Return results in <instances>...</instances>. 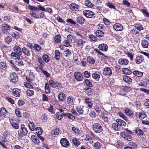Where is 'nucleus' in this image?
Returning a JSON list of instances; mask_svg holds the SVG:
<instances>
[{
	"mask_svg": "<svg viewBox=\"0 0 149 149\" xmlns=\"http://www.w3.org/2000/svg\"><path fill=\"white\" fill-rule=\"evenodd\" d=\"M83 14L85 16L89 18H92L95 15L94 13L93 12L87 10H84L83 12Z\"/></svg>",
	"mask_w": 149,
	"mask_h": 149,
	"instance_id": "obj_1",
	"label": "nucleus"
},
{
	"mask_svg": "<svg viewBox=\"0 0 149 149\" xmlns=\"http://www.w3.org/2000/svg\"><path fill=\"white\" fill-rule=\"evenodd\" d=\"M112 73L111 69L109 67H107L104 69L103 74L105 76H110L111 75Z\"/></svg>",
	"mask_w": 149,
	"mask_h": 149,
	"instance_id": "obj_2",
	"label": "nucleus"
},
{
	"mask_svg": "<svg viewBox=\"0 0 149 149\" xmlns=\"http://www.w3.org/2000/svg\"><path fill=\"white\" fill-rule=\"evenodd\" d=\"M143 60L144 58L142 55L139 54L136 56L135 61L136 64H140Z\"/></svg>",
	"mask_w": 149,
	"mask_h": 149,
	"instance_id": "obj_3",
	"label": "nucleus"
},
{
	"mask_svg": "<svg viewBox=\"0 0 149 149\" xmlns=\"http://www.w3.org/2000/svg\"><path fill=\"white\" fill-rule=\"evenodd\" d=\"M60 143L64 147L67 148L69 145V143L68 140L65 138H63L60 140Z\"/></svg>",
	"mask_w": 149,
	"mask_h": 149,
	"instance_id": "obj_4",
	"label": "nucleus"
},
{
	"mask_svg": "<svg viewBox=\"0 0 149 149\" xmlns=\"http://www.w3.org/2000/svg\"><path fill=\"white\" fill-rule=\"evenodd\" d=\"M113 29L116 31H121L123 29V26L120 24L116 23L114 24L113 26Z\"/></svg>",
	"mask_w": 149,
	"mask_h": 149,
	"instance_id": "obj_5",
	"label": "nucleus"
},
{
	"mask_svg": "<svg viewBox=\"0 0 149 149\" xmlns=\"http://www.w3.org/2000/svg\"><path fill=\"white\" fill-rule=\"evenodd\" d=\"M118 63L119 64L122 65H125L128 64V60L126 58H122L118 60Z\"/></svg>",
	"mask_w": 149,
	"mask_h": 149,
	"instance_id": "obj_6",
	"label": "nucleus"
},
{
	"mask_svg": "<svg viewBox=\"0 0 149 149\" xmlns=\"http://www.w3.org/2000/svg\"><path fill=\"white\" fill-rule=\"evenodd\" d=\"M98 48L101 50L107 52L108 49V46L106 44L102 43L98 45Z\"/></svg>",
	"mask_w": 149,
	"mask_h": 149,
	"instance_id": "obj_7",
	"label": "nucleus"
},
{
	"mask_svg": "<svg viewBox=\"0 0 149 149\" xmlns=\"http://www.w3.org/2000/svg\"><path fill=\"white\" fill-rule=\"evenodd\" d=\"M74 77L75 79L79 81H81L82 80V74L79 72H76L74 73Z\"/></svg>",
	"mask_w": 149,
	"mask_h": 149,
	"instance_id": "obj_8",
	"label": "nucleus"
},
{
	"mask_svg": "<svg viewBox=\"0 0 149 149\" xmlns=\"http://www.w3.org/2000/svg\"><path fill=\"white\" fill-rule=\"evenodd\" d=\"M20 89L17 88H14L12 90V93L13 95L16 97H19L20 95Z\"/></svg>",
	"mask_w": 149,
	"mask_h": 149,
	"instance_id": "obj_9",
	"label": "nucleus"
},
{
	"mask_svg": "<svg viewBox=\"0 0 149 149\" xmlns=\"http://www.w3.org/2000/svg\"><path fill=\"white\" fill-rule=\"evenodd\" d=\"M70 9L73 11H77L79 9V6L74 3H72L70 5Z\"/></svg>",
	"mask_w": 149,
	"mask_h": 149,
	"instance_id": "obj_10",
	"label": "nucleus"
},
{
	"mask_svg": "<svg viewBox=\"0 0 149 149\" xmlns=\"http://www.w3.org/2000/svg\"><path fill=\"white\" fill-rule=\"evenodd\" d=\"M85 42L84 41L81 39H78L77 40V45L80 48H82Z\"/></svg>",
	"mask_w": 149,
	"mask_h": 149,
	"instance_id": "obj_11",
	"label": "nucleus"
},
{
	"mask_svg": "<svg viewBox=\"0 0 149 149\" xmlns=\"http://www.w3.org/2000/svg\"><path fill=\"white\" fill-rule=\"evenodd\" d=\"M13 50L15 52L18 54L19 55H22V50L19 46L17 45H15L13 48Z\"/></svg>",
	"mask_w": 149,
	"mask_h": 149,
	"instance_id": "obj_12",
	"label": "nucleus"
},
{
	"mask_svg": "<svg viewBox=\"0 0 149 149\" xmlns=\"http://www.w3.org/2000/svg\"><path fill=\"white\" fill-rule=\"evenodd\" d=\"M130 88V87L127 86H125L121 88L120 91V94L121 95H125L127 92V90L129 89Z\"/></svg>",
	"mask_w": 149,
	"mask_h": 149,
	"instance_id": "obj_13",
	"label": "nucleus"
},
{
	"mask_svg": "<svg viewBox=\"0 0 149 149\" xmlns=\"http://www.w3.org/2000/svg\"><path fill=\"white\" fill-rule=\"evenodd\" d=\"M93 129L95 130H102V128L101 125L97 123H94L93 126Z\"/></svg>",
	"mask_w": 149,
	"mask_h": 149,
	"instance_id": "obj_14",
	"label": "nucleus"
},
{
	"mask_svg": "<svg viewBox=\"0 0 149 149\" xmlns=\"http://www.w3.org/2000/svg\"><path fill=\"white\" fill-rule=\"evenodd\" d=\"M123 79L125 82L127 83L128 84H130L132 82V79L127 76H124L123 77Z\"/></svg>",
	"mask_w": 149,
	"mask_h": 149,
	"instance_id": "obj_15",
	"label": "nucleus"
},
{
	"mask_svg": "<svg viewBox=\"0 0 149 149\" xmlns=\"http://www.w3.org/2000/svg\"><path fill=\"white\" fill-rule=\"evenodd\" d=\"M22 51L24 54L29 56L31 55V52L26 47H23L22 48Z\"/></svg>",
	"mask_w": 149,
	"mask_h": 149,
	"instance_id": "obj_16",
	"label": "nucleus"
},
{
	"mask_svg": "<svg viewBox=\"0 0 149 149\" xmlns=\"http://www.w3.org/2000/svg\"><path fill=\"white\" fill-rule=\"evenodd\" d=\"M20 55H21L14 52H12L10 54L11 57L14 58L16 60L20 58Z\"/></svg>",
	"mask_w": 149,
	"mask_h": 149,
	"instance_id": "obj_17",
	"label": "nucleus"
},
{
	"mask_svg": "<svg viewBox=\"0 0 149 149\" xmlns=\"http://www.w3.org/2000/svg\"><path fill=\"white\" fill-rule=\"evenodd\" d=\"M76 20L78 23L81 25L84 24L85 19L83 17L79 16L77 17Z\"/></svg>",
	"mask_w": 149,
	"mask_h": 149,
	"instance_id": "obj_18",
	"label": "nucleus"
},
{
	"mask_svg": "<svg viewBox=\"0 0 149 149\" xmlns=\"http://www.w3.org/2000/svg\"><path fill=\"white\" fill-rule=\"evenodd\" d=\"M86 105L89 108H91L93 105V103L91 100L88 98L86 97L85 99Z\"/></svg>",
	"mask_w": 149,
	"mask_h": 149,
	"instance_id": "obj_19",
	"label": "nucleus"
},
{
	"mask_svg": "<svg viewBox=\"0 0 149 149\" xmlns=\"http://www.w3.org/2000/svg\"><path fill=\"white\" fill-rule=\"evenodd\" d=\"M10 81L13 83H15L17 79V75L15 72H13L10 75Z\"/></svg>",
	"mask_w": 149,
	"mask_h": 149,
	"instance_id": "obj_20",
	"label": "nucleus"
},
{
	"mask_svg": "<svg viewBox=\"0 0 149 149\" xmlns=\"http://www.w3.org/2000/svg\"><path fill=\"white\" fill-rule=\"evenodd\" d=\"M63 116L65 117L67 116L69 118L72 120H74L75 117L71 113H68L66 112L65 113H63Z\"/></svg>",
	"mask_w": 149,
	"mask_h": 149,
	"instance_id": "obj_21",
	"label": "nucleus"
},
{
	"mask_svg": "<svg viewBox=\"0 0 149 149\" xmlns=\"http://www.w3.org/2000/svg\"><path fill=\"white\" fill-rule=\"evenodd\" d=\"M141 44L142 47L146 48L148 47L149 43L146 40H144L142 41Z\"/></svg>",
	"mask_w": 149,
	"mask_h": 149,
	"instance_id": "obj_22",
	"label": "nucleus"
},
{
	"mask_svg": "<svg viewBox=\"0 0 149 149\" xmlns=\"http://www.w3.org/2000/svg\"><path fill=\"white\" fill-rule=\"evenodd\" d=\"M0 113L1 116L5 117L7 115V111L5 108L2 107L0 109Z\"/></svg>",
	"mask_w": 149,
	"mask_h": 149,
	"instance_id": "obj_23",
	"label": "nucleus"
},
{
	"mask_svg": "<svg viewBox=\"0 0 149 149\" xmlns=\"http://www.w3.org/2000/svg\"><path fill=\"white\" fill-rule=\"evenodd\" d=\"M65 98V95L62 92H61L58 95V98L59 101H63Z\"/></svg>",
	"mask_w": 149,
	"mask_h": 149,
	"instance_id": "obj_24",
	"label": "nucleus"
},
{
	"mask_svg": "<svg viewBox=\"0 0 149 149\" xmlns=\"http://www.w3.org/2000/svg\"><path fill=\"white\" fill-rule=\"evenodd\" d=\"M31 139L32 141L35 143L38 144L40 143V141L38 138L35 135H32Z\"/></svg>",
	"mask_w": 149,
	"mask_h": 149,
	"instance_id": "obj_25",
	"label": "nucleus"
},
{
	"mask_svg": "<svg viewBox=\"0 0 149 149\" xmlns=\"http://www.w3.org/2000/svg\"><path fill=\"white\" fill-rule=\"evenodd\" d=\"M67 103L70 105L74 104V101L73 98L71 96H69L67 99Z\"/></svg>",
	"mask_w": 149,
	"mask_h": 149,
	"instance_id": "obj_26",
	"label": "nucleus"
},
{
	"mask_svg": "<svg viewBox=\"0 0 149 149\" xmlns=\"http://www.w3.org/2000/svg\"><path fill=\"white\" fill-rule=\"evenodd\" d=\"M92 76L93 78L97 81H98L100 77V75L96 72L93 73L92 74Z\"/></svg>",
	"mask_w": 149,
	"mask_h": 149,
	"instance_id": "obj_27",
	"label": "nucleus"
},
{
	"mask_svg": "<svg viewBox=\"0 0 149 149\" xmlns=\"http://www.w3.org/2000/svg\"><path fill=\"white\" fill-rule=\"evenodd\" d=\"M133 73L134 75L137 76L138 77H141L143 75L142 72L137 70L134 71Z\"/></svg>",
	"mask_w": 149,
	"mask_h": 149,
	"instance_id": "obj_28",
	"label": "nucleus"
},
{
	"mask_svg": "<svg viewBox=\"0 0 149 149\" xmlns=\"http://www.w3.org/2000/svg\"><path fill=\"white\" fill-rule=\"evenodd\" d=\"M2 28L4 30H8L10 29V26L6 24H3L2 25Z\"/></svg>",
	"mask_w": 149,
	"mask_h": 149,
	"instance_id": "obj_29",
	"label": "nucleus"
},
{
	"mask_svg": "<svg viewBox=\"0 0 149 149\" xmlns=\"http://www.w3.org/2000/svg\"><path fill=\"white\" fill-rule=\"evenodd\" d=\"M96 36L98 37H102L104 35V33L100 30H97L95 32Z\"/></svg>",
	"mask_w": 149,
	"mask_h": 149,
	"instance_id": "obj_30",
	"label": "nucleus"
},
{
	"mask_svg": "<svg viewBox=\"0 0 149 149\" xmlns=\"http://www.w3.org/2000/svg\"><path fill=\"white\" fill-rule=\"evenodd\" d=\"M122 71L125 74L130 75L131 74L132 72L127 68L122 69Z\"/></svg>",
	"mask_w": 149,
	"mask_h": 149,
	"instance_id": "obj_31",
	"label": "nucleus"
},
{
	"mask_svg": "<svg viewBox=\"0 0 149 149\" xmlns=\"http://www.w3.org/2000/svg\"><path fill=\"white\" fill-rule=\"evenodd\" d=\"M45 92L46 93L48 94L50 92V89L49 88V84L47 83L45 84Z\"/></svg>",
	"mask_w": 149,
	"mask_h": 149,
	"instance_id": "obj_32",
	"label": "nucleus"
},
{
	"mask_svg": "<svg viewBox=\"0 0 149 149\" xmlns=\"http://www.w3.org/2000/svg\"><path fill=\"white\" fill-rule=\"evenodd\" d=\"M49 83L51 87L53 88H55L57 86V84L52 80H50L49 81Z\"/></svg>",
	"mask_w": 149,
	"mask_h": 149,
	"instance_id": "obj_33",
	"label": "nucleus"
},
{
	"mask_svg": "<svg viewBox=\"0 0 149 149\" xmlns=\"http://www.w3.org/2000/svg\"><path fill=\"white\" fill-rule=\"evenodd\" d=\"M85 5L87 7L92 8L94 5L89 0H86L85 2Z\"/></svg>",
	"mask_w": 149,
	"mask_h": 149,
	"instance_id": "obj_34",
	"label": "nucleus"
},
{
	"mask_svg": "<svg viewBox=\"0 0 149 149\" xmlns=\"http://www.w3.org/2000/svg\"><path fill=\"white\" fill-rule=\"evenodd\" d=\"M60 52L58 50H56L55 51V57L56 60H59L60 58Z\"/></svg>",
	"mask_w": 149,
	"mask_h": 149,
	"instance_id": "obj_35",
	"label": "nucleus"
},
{
	"mask_svg": "<svg viewBox=\"0 0 149 149\" xmlns=\"http://www.w3.org/2000/svg\"><path fill=\"white\" fill-rule=\"evenodd\" d=\"M125 113L127 115L129 116H131L133 114V111L128 108H126L125 109Z\"/></svg>",
	"mask_w": 149,
	"mask_h": 149,
	"instance_id": "obj_36",
	"label": "nucleus"
},
{
	"mask_svg": "<svg viewBox=\"0 0 149 149\" xmlns=\"http://www.w3.org/2000/svg\"><path fill=\"white\" fill-rule=\"evenodd\" d=\"M61 38V36L60 35H56L54 37V40L56 43H58L60 42Z\"/></svg>",
	"mask_w": 149,
	"mask_h": 149,
	"instance_id": "obj_37",
	"label": "nucleus"
},
{
	"mask_svg": "<svg viewBox=\"0 0 149 149\" xmlns=\"http://www.w3.org/2000/svg\"><path fill=\"white\" fill-rule=\"evenodd\" d=\"M86 60L88 63L91 64H94L95 63L94 59L90 57H88L87 58Z\"/></svg>",
	"mask_w": 149,
	"mask_h": 149,
	"instance_id": "obj_38",
	"label": "nucleus"
},
{
	"mask_svg": "<svg viewBox=\"0 0 149 149\" xmlns=\"http://www.w3.org/2000/svg\"><path fill=\"white\" fill-rule=\"evenodd\" d=\"M26 93L27 95L28 96H31L34 94V91L30 89L27 90L26 91Z\"/></svg>",
	"mask_w": 149,
	"mask_h": 149,
	"instance_id": "obj_39",
	"label": "nucleus"
},
{
	"mask_svg": "<svg viewBox=\"0 0 149 149\" xmlns=\"http://www.w3.org/2000/svg\"><path fill=\"white\" fill-rule=\"evenodd\" d=\"M55 116L56 118L58 120H61L62 118L63 115L62 113H60L59 112H56L55 114Z\"/></svg>",
	"mask_w": 149,
	"mask_h": 149,
	"instance_id": "obj_40",
	"label": "nucleus"
},
{
	"mask_svg": "<svg viewBox=\"0 0 149 149\" xmlns=\"http://www.w3.org/2000/svg\"><path fill=\"white\" fill-rule=\"evenodd\" d=\"M139 118L143 119L146 116V115L144 112L142 111L139 113Z\"/></svg>",
	"mask_w": 149,
	"mask_h": 149,
	"instance_id": "obj_41",
	"label": "nucleus"
},
{
	"mask_svg": "<svg viewBox=\"0 0 149 149\" xmlns=\"http://www.w3.org/2000/svg\"><path fill=\"white\" fill-rule=\"evenodd\" d=\"M100 104H97L95 105L94 107V109L96 112L99 113H100L101 112V109L100 107Z\"/></svg>",
	"mask_w": 149,
	"mask_h": 149,
	"instance_id": "obj_42",
	"label": "nucleus"
},
{
	"mask_svg": "<svg viewBox=\"0 0 149 149\" xmlns=\"http://www.w3.org/2000/svg\"><path fill=\"white\" fill-rule=\"evenodd\" d=\"M72 142L76 146H78L80 144V142L77 139L74 138L73 139Z\"/></svg>",
	"mask_w": 149,
	"mask_h": 149,
	"instance_id": "obj_43",
	"label": "nucleus"
},
{
	"mask_svg": "<svg viewBox=\"0 0 149 149\" xmlns=\"http://www.w3.org/2000/svg\"><path fill=\"white\" fill-rule=\"evenodd\" d=\"M135 27L139 31L143 30V29L142 25L140 24H136L135 25Z\"/></svg>",
	"mask_w": 149,
	"mask_h": 149,
	"instance_id": "obj_44",
	"label": "nucleus"
},
{
	"mask_svg": "<svg viewBox=\"0 0 149 149\" xmlns=\"http://www.w3.org/2000/svg\"><path fill=\"white\" fill-rule=\"evenodd\" d=\"M42 58L45 62L47 63L49 61V57L48 55L45 54L42 56Z\"/></svg>",
	"mask_w": 149,
	"mask_h": 149,
	"instance_id": "obj_45",
	"label": "nucleus"
},
{
	"mask_svg": "<svg viewBox=\"0 0 149 149\" xmlns=\"http://www.w3.org/2000/svg\"><path fill=\"white\" fill-rule=\"evenodd\" d=\"M16 61L15 63L17 65L20 66L23 65V61L20 58Z\"/></svg>",
	"mask_w": 149,
	"mask_h": 149,
	"instance_id": "obj_46",
	"label": "nucleus"
},
{
	"mask_svg": "<svg viewBox=\"0 0 149 149\" xmlns=\"http://www.w3.org/2000/svg\"><path fill=\"white\" fill-rule=\"evenodd\" d=\"M18 135L21 137H23L27 134L28 131H18Z\"/></svg>",
	"mask_w": 149,
	"mask_h": 149,
	"instance_id": "obj_47",
	"label": "nucleus"
},
{
	"mask_svg": "<svg viewBox=\"0 0 149 149\" xmlns=\"http://www.w3.org/2000/svg\"><path fill=\"white\" fill-rule=\"evenodd\" d=\"M34 47L36 50L38 52L41 51V47L37 44H35L34 45Z\"/></svg>",
	"mask_w": 149,
	"mask_h": 149,
	"instance_id": "obj_48",
	"label": "nucleus"
},
{
	"mask_svg": "<svg viewBox=\"0 0 149 149\" xmlns=\"http://www.w3.org/2000/svg\"><path fill=\"white\" fill-rule=\"evenodd\" d=\"M76 110L77 112L80 114H82L83 113L84 110H83V109L81 107H77Z\"/></svg>",
	"mask_w": 149,
	"mask_h": 149,
	"instance_id": "obj_49",
	"label": "nucleus"
},
{
	"mask_svg": "<svg viewBox=\"0 0 149 149\" xmlns=\"http://www.w3.org/2000/svg\"><path fill=\"white\" fill-rule=\"evenodd\" d=\"M85 140L86 141H88V143H89L90 144L93 143L92 138L88 135L86 136L85 138Z\"/></svg>",
	"mask_w": 149,
	"mask_h": 149,
	"instance_id": "obj_50",
	"label": "nucleus"
},
{
	"mask_svg": "<svg viewBox=\"0 0 149 149\" xmlns=\"http://www.w3.org/2000/svg\"><path fill=\"white\" fill-rule=\"evenodd\" d=\"M29 127L31 130H32L35 127L34 123L31 122H29Z\"/></svg>",
	"mask_w": 149,
	"mask_h": 149,
	"instance_id": "obj_51",
	"label": "nucleus"
},
{
	"mask_svg": "<svg viewBox=\"0 0 149 149\" xmlns=\"http://www.w3.org/2000/svg\"><path fill=\"white\" fill-rule=\"evenodd\" d=\"M70 44V42L67 40H65L63 43V45L66 47L69 46Z\"/></svg>",
	"mask_w": 149,
	"mask_h": 149,
	"instance_id": "obj_52",
	"label": "nucleus"
},
{
	"mask_svg": "<svg viewBox=\"0 0 149 149\" xmlns=\"http://www.w3.org/2000/svg\"><path fill=\"white\" fill-rule=\"evenodd\" d=\"M141 11L144 15L148 17H149V13L146 9H142Z\"/></svg>",
	"mask_w": 149,
	"mask_h": 149,
	"instance_id": "obj_53",
	"label": "nucleus"
},
{
	"mask_svg": "<svg viewBox=\"0 0 149 149\" xmlns=\"http://www.w3.org/2000/svg\"><path fill=\"white\" fill-rule=\"evenodd\" d=\"M64 52L65 55L67 57L70 55L71 54V52L70 50L68 49H66Z\"/></svg>",
	"mask_w": 149,
	"mask_h": 149,
	"instance_id": "obj_54",
	"label": "nucleus"
},
{
	"mask_svg": "<svg viewBox=\"0 0 149 149\" xmlns=\"http://www.w3.org/2000/svg\"><path fill=\"white\" fill-rule=\"evenodd\" d=\"M38 60L41 66H43L44 65L45 63L43 61L42 58L39 57H38Z\"/></svg>",
	"mask_w": 149,
	"mask_h": 149,
	"instance_id": "obj_55",
	"label": "nucleus"
},
{
	"mask_svg": "<svg viewBox=\"0 0 149 149\" xmlns=\"http://www.w3.org/2000/svg\"><path fill=\"white\" fill-rule=\"evenodd\" d=\"M112 127L115 130H119V126L117 123H113L112 125Z\"/></svg>",
	"mask_w": 149,
	"mask_h": 149,
	"instance_id": "obj_56",
	"label": "nucleus"
},
{
	"mask_svg": "<svg viewBox=\"0 0 149 149\" xmlns=\"http://www.w3.org/2000/svg\"><path fill=\"white\" fill-rule=\"evenodd\" d=\"M118 114L119 116L124 120L126 121H127V118L124 115L123 113L120 112H118Z\"/></svg>",
	"mask_w": 149,
	"mask_h": 149,
	"instance_id": "obj_57",
	"label": "nucleus"
},
{
	"mask_svg": "<svg viewBox=\"0 0 149 149\" xmlns=\"http://www.w3.org/2000/svg\"><path fill=\"white\" fill-rule=\"evenodd\" d=\"M5 42L6 43L9 44L12 41V39L10 38V37L7 36L5 39Z\"/></svg>",
	"mask_w": 149,
	"mask_h": 149,
	"instance_id": "obj_58",
	"label": "nucleus"
},
{
	"mask_svg": "<svg viewBox=\"0 0 149 149\" xmlns=\"http://www.w3.org/2000/svg\"><path fill=\"white\" fill-rule=\"evenodd\" d=\"M106 5L110 8H113V9H116V8L110 2H107L106 3Z\"/></svg>",
	"mask_w": 149,
	"mask_h": 149,
	"instance_id": "obj_59",
	"label": "nucleus"
},
{
	"mask_svg": "<svg viewBox=\"0 0 149 149\" xmlns=\"http://www.w3.org/2000/svg\"><path fill=\"white\" fill-rule=\"evenodd\" d=\"M24 86L26 88H32L33 87L32 85L27 82H24Z\"/></svg>",
	"mask_w": 149,
	"mask_h": 149,
	"instance_id": "obj_60",
	"label": "nucleus"
},
{
	"mask_svg": "<svg viewBox=\"0 0 149 149\" xmlns=\"http://www.w3.org/2000/svg\"><path fill=\"white\" fill-rule=\"evenodd\" d=\"M84 82L87 86H89L90 87L92 86V83L88 79H85L84 80Z\"/></svg>",
	"mask_w": 149,
	"mask_h": 149,
	"instance_id": "obj_61",
	"label": "nucleus"
},
{
	"mask_svg": "<svg viewBox=\"0 0 149 149\" xmlns=\"http://www.w3.org/2000/svg\"><path fill=\"white\" fill-rule=\"evenodd\" d=\"M15 112L16 116L20 118L22 117L21 114L19 109H15Z\"/></svg>",
	"mask_w": 149,
	"mask_h": 149,
	"instance_id": "obj_62",
	"label": "nucleus"
},
{
	"mask_svg": "<svg viewBox=\"0 0 149 149\" xmlns=\"http://www.w3.org/2000/svg\"><path fill=\"white\" fill-rule=\"evenodd\" d=\"M128 134L125 131L122 132L120 133L121 136L125 139L127 137Z\"/></svg>",
	"mask_w": 149,
	"mask_h": 149,
	"instance_id": "obj_63",
	"label": "nucleus"
},
{
	"mask_svg": "<svg viewBox=\"0 0 149 149\" xmlns=\"http://www.w3.org/2000/svg\"><path fill=\"white\" fill-rule=\"evenodd\" d=\"M89 38L90 39L93 41H96L97 40V37L94 35H90Z\"/></svg>",
	"mask_w": 149,
	"mask_h": 149,
	"instance_id": "obj_64",
	"label": "nucleus"
}]
</instances>
